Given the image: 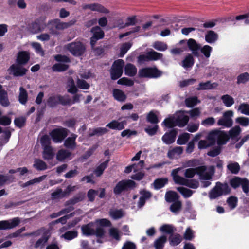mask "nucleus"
Here are the masks:
<instances>
[{"instance_id":"32","label":"nucleus","mask_w":249,"mask_h":249,"mask_svg":"<svg viewBox=\"0 0 249 249\" xmlns=\"http://www.w3.org/2000/svg\"><path fill=\"white\" fill-rule=\"evenodd\" d=\"M216 83H211L210 81H207L205 83H200L197 89L200 90H208L216 88L217 86Z\"/></svg>"},{"instance_id":"46","label":"nucleus","mask_w":249,"mask_h":249,"mask_svg":"<svg viewBox=\"0 0 249 249\" xmlns=\"http://www.w3.org/2000/svg\"><path fill=\"white\" fill-rule=\"evenodd\" d=\"M33 166L38 170H44L47 168L46 163L39 159H36Z\"/></svg>"},{"instance_id":"40","label":"nucleus","mask_w":249,"mask_h":249,"mask_svg":"<svg viewBox=\"0 0 249 249\" xmlns=\"http://www.w3.org/2000/svg\"><path fill=\"white\" fill-rule=\"evenodd\" d=\"M84 197V195L82 194H79L74 197L72 198L71 199H70V200L67 201L65 203V206H69L70 205H74L76 203L81 201L82 200H83Z\"/></svg>"},{"instance_id":"57","label":"nucleus","mask_w":249,"mask_h":249,"mask_svg":"<svg viewBox=\"0 0 249 249\" xmlns=\"http://www.w3.org/2000/svg\"><path fill=\"white\" fill-rule=\"evenodd\" d=\"M148 53L151 61H156L160 59L163 56V54L162 53H158L153 50L148 52Z\"/></svg>"},{"instance_id":"64","label":"nucleus","mask_w":249,"mask_h":249,"mask_svg":"<svg viewBox=\"0 0 249 249\" xmlns=\"http://www.w3.org/2000/svg\"><path fill=\"white\" fill-rule=\"evenodd\" d=\"M182 203L180 201L178 200L171 205L170 209L173 213H177L181 210Z\"/></svg>"},{"instance_id":"27","label":"nucleus","mask_w":249,"mask_h":249,"mask_svg":"<svg viewBox=\"0 0 249 249\" xmlns=\"http://www.w3.org/2000/svg\"><path fill=\"white\" fill-rule=\"evenodd\" d=\"M179 195L175 191H167L165 195V200L168 202H174L178 200Z\"/></svg>"},{"instance_id":"47","label":"nucleus","mask_w":249,"mask_h":249,"mask_svg":"<svg viewBox=\"0 0 249 249\" xmlns=\"http://www.w3.org/2000/svg\"><path fill=\"white\" fill-rule=\"evenodd\" d=\"M68 68V65L59 63L53 65L52 67V70L55 72H62L66 71Z\"/></svg>"},{"instance_id":"29","label":"nucleus","mask_w":249,"mask_h":249,"mask_svg":"<svg viewBox=\"0 0 249 249\" xmlns=\"http://www.w3.org/2000/svg\"><path fill=\"white\" fill-rule=\"evenodd\" d=\"M71 152L68 150L61 149L57 152L56 158L58 160L63 161L68 159L71 156Z\"/></svg>"},{"instance_id":"24","label":"nucleus","mask_w":249,"mask_h":249,"mask_svg":"<svg viewBox=\"0 0 249 249\" xmlns=\"http://www.w3.org/2000/svg\"><path fill=\"white\" fill-rule=\"evenodd\" d=\"M228 170L232 174H237L240 170V166L237 162L229 161L227 164Z\"/></svg>"},{"instance_id":"22","label":"nucleus","mask_w":249,"mask_h":249,"mask_svg":"<svg viewBox=\"0 0 249 249\" xmlns=\"http://www.w3.org/2000/svg\"><path fill=\"white\" fill-rule=\"evenodd\" d=\"M112 95L116 100L121 102H124L127 97L126 95L123 90L117 89H113Z\"/></svg>"},{"instance_id":"56","label":"nucleus","mask_w":249,"mask_h":249,"mask_svg":"<svg viewBox=\"0 0 249 249\" xmlns=\"http://www.w3.org/2000/svg\"><path fill=\"white\" fill-rule=\"evenodd\" d=\"M175 140V137L170 133H165L162 137V140L166 144H170L173 143Z\"/></svg>"},{"instance_id":"8","label":"nucleus","mask_w":249,"mask_h":249,"mask_svg":"<svg viewBox=\"0 0 249 249\" xmlns=\"http://www.w3.org/2000/svg\"><path fill=\"white\" fill-rule=\"evenodd\" d=\"M68 130L66 128L61 127L55 129L50 133L53 141L55 143L62 142L67 136Z\"/></svg>"},{"instance_id":"4","label":"nucleus","mask_w":249,"mask_h":249,"mask_svg":"<svg viewBox=\"0 0 249 249\" xmlns=\"http://www.w3.org/2000/svg\"><path fill=\"white\" fill-rule=\"evenodd\" d=\"M65 48L75 56H80L85 52V45L80 41L72 42L65 45Z\"/></svg>"},{"instance_id":"34","label":"nucleus","mask_w":249,"mask_h":249,"mask_svg":"<svg viewBox=\"0 0 249 249\" xmlns=\"http://www.w3.org/2000/svg\"><path fill=\"white\" fill-rule=\"evenodd\" d=\"M7 92L5 90H0V104L4 107L10 105Z\"/></svg>"},{"instance_id":"48","label":"nucleus","mask_w":249,"mask_h":249,"mask_svg":"<svg viewBox=\"0 0 249 249\" xmlns=\"http://www.w3.org/2000/svg\"><path fill=\"white\" fill-rule=\"evenodd\" d=\"M59 94L51 96L47 100V103L50 107H54L59 104Z\"/></svg>"},{"instance_id":"11","label":"nucleus","mask_w":249,"mask_h":249,"mask_svg":"<svg viewBox=\"0 0 249 249\" xmlns=\"http://www.w3.org/2000/svg\"><path fill=\"white\" fill-rule=\"evenodd\" d=\"M8 71L14 76H22L26 74L28 69L24 68L22 64L17 63L12 65L8 69Z\"/></svg>"},{"instance_id":"58","label":"nucleus","mask_w":249,"mask_h":249,"mask_svg":"<svg viewBox=\"0 0 249 249\" xmlns=\"http://www.w3.org/2000/svg\"><path fill=\"white\" fill-rule=\"evenodd\" d=\"M152 46L156 50L160 51H164L167 49V45L163 42L156 41L155 42Z\"/></svg>"},{"instance_id":"20","label":"nucleus","mask_w":249,"mask_h":249,"mask_svg":"<svg viewBox=\"0 0 249 249\" xmlns=\"http://www.w3.org/2000/svg\"><path fill=\"white\" fill-rule=\"evenodd\" d=\"M30 59L29 53L26 51L18 52L16 59V62L20 64H26Z\"/></svg>"},{"instance_id":"60","label":"nucleus","mask_w":249,"mask_h":249,"mask_svg":"<svg viewBox=\"0 0 249 249\" xmlns=\"http://www.w3.org/2000/svg\"><path fill=\"white\" fill-rule=\"evenodd\" d=\"M160 231L162 232L172 234L175 231V229L171 225L165 224L160 228Z\"/></svg>"},{"instance_id":"44","label":"nucleus","mask_w":249,"mask_h":249,"mask_svg":"<svg viewBox=\"0 0 249 249\" xmlns=\"http://www.w3.org/2000/svg\"><path fill=\"white\" fill-rule=\"evenodd\" d=\"M190 134L188 133H183L179 135L177 140V143L179 145L185 144L189 140Z\"/></svg>"},{"instance_id":"30","label":"nucleus","mask_w":249,"mask_h":249,"mask_svg":"<svg viewBox=\"0 0 249 249\" xmlns=\"http://www.w3.org/2000/svg\"><path fill=\"white\" fill-rule=\"evenodd\" d=\"M94 224L92 223H89L82 227V233L87 236L95 234L94 229Z\"/></svg>"},{"instance_id":"62","label":"nucleus","mask_w":249,"mask_h":249,"mask_svg":"<svg viewBox=\"0 0 249 249\" xmlns=\"http://www.w3.org/2000/svg\"><path fill=\"white\" fill-rule=\"evenodd\" d=\"M109 235L116 240L119 241L120 240V232L118 229L112 228L109 230Z\"/></svg>"},{"instance_id":"28","label":"nucleus","mask_w":249,"mask_h":249,"mask_svg":"<svg viewBox=\"0 0 249 249\" xmlns=\"http://www.w3.org/2000/svg\"><path fill=\"white\" fill-rule=\"evenodd\" d=\"M137 72V68L131 63L127 64L124 67V73L127 76L130 77L134 76L136 74Z\"/></svg>"},{"instance_id":"7","label":"nucleus","mask_w":249,"mask_h":249,"mask_svg":"<svg viewBox=\"0 0 249 249\" xmlns=\"http://www.w3.org/2000/svg\"><path fill=\"white\" fill-rule=\"evenodd\" d=\"M124 64V62L122 59H118L114 61L110 70L112 79H117L122 76Z\"/></svg>"},{"instance_id":"6","label":"nucleus","mask_w":249,"mask_h":249,"mask_svg":"<svg viewBox=\"0 0 249 249\" xmlns=\"http://www.w3.org/2000/svg\"><path fill=\"white\" fill-rule=\"evenodd\" d=\"M162 72L156 67H146L139 70L138 75L141 78H158L160 76Z\"/></svg>"},{"instance_id":"2","label":"nucleus","mask_w":249,"mask_h":249,"mask_svg":"<svg viewBox=\"0 0 249 249\" xmlns=\"http://www.w3.org/2000/svg\"><path fill=\"white\" fill-rule=\"evenodd\" d=\"M207 139L212 145L217 142L218 145H221L225 144L227 142L229 136L224 131L213 130L209 133Z\"/></svg>"},{"instance_id":"39","label":"nucleus","mask_w":249,"mask_h":249,"mask_svg":"<svg viewBox=\"0 0 249 249\" xmlns=\"http://www.w3.org/2000/svg\"><path fill=\"white\" fill-rule=\"evenodd\" d=\"M194 63V59L191 54H189L186 56L185 59L182 61V66L184 68H191L193 66Z\"/></svg>"},{"instance_id":"52","label":"nucleus","mask_w":249,"mask_h":249,"mask_svg":"<svg viewBox=\"0 0 249 249\" xmlns=\"http://www.w3.org/2000/svg\"><path fill=\"white\" fill-rule=\"evenodd\" d=\"M40 142L41 144V146L43 148L46 147H49L51 146V139L49 136L45 135L42 136L40 139Z\"/></svg>"},{"instance_id":"19","label":"nucleus","mask_w":249,"mask_h":249,"mask_svg":"<svg viewBox=\"0 0 249 249\" xmlns=\"http://www.w3.org/2000/svg\"><path fill=\"white\" fill-rule=\"evenodd\" d=\"M84 9H89L92 11H99L104 13H108L109 11L99 4L93 3L86 4L83 6Z\"/></svg>"},{"instance_id":"25","label":"nucleus","mask_w":249,"mask_h":249,"mask_svg":"<svg viewBox=\"0 0 249 249\" xmlns=\"http://www.w3.org/2000/svg\"><path fill=\"white\" fill-rule=\"evenodd\" d=\"M183 152V148L180 146L175 147L168 151L167 156L170 159H174L179 156Z\"/></svg>"},{"instance_id":"36","label":"nucleus","mask_w":249,"mask_h":249,"mask_svg":"<svg viewBox=\"0 0 249 249\" xmlns=\"http://www.w3.org/2000/svg\"><path fill=\"white\" fill-rule=\"evenodd\" d=\"M18 100L19 102L24 105L28 100V93L27 91L23 88H19V94L18 96Z\"/></svg>"},{"instance_id":"14","label":"nucleus","mask_w":249,"mask_h":249,"mask_svg":"<svg viewBox=\"0 0 249 249\" xmlns=\"http://www.w3.org/2000/svg\"><path fill=\"white\" fill-rule=\"evenodd\" d=\"M45 25L42 21H36L29 25L28 31L32 34H36L44 29Z\"/></svg>"},{"instance_id":"16","label":"nucleus","mask_w":249,"mask_h":249,"mask_svg":"<svg viewBox=\"0 0 249 249\" xmlns=\"http://www.w3.org/2000/svg\"><path fill=\"white\" fill-rule=\"evenodd\" d=\"M187 46L192 53L196 56H199L200 45L195 39L190 38L187 41Z\"/></svg>"},{"instance_id":"54","label":"nucleus","mask_w":249,"mask_h":249,"mask_svg":"<svg viewBox=\"0 0 249 249\" xmlns=\"http://www.w3.org/2000/svg\"><path fill=\"white\" fill-rule=\"evenodd\" d=\"M182 241V237L179 234H176L169 238L170 244L175 246L178 245Z\"/></svg>"},{"instance_id":"18","label":"nucleus","mask_w":249,"mask_h":249,"mask_svg":"<svg viewBox=\"0 0 249 249\" xmlns=\"http://www.w3.org/2000/svg\"><path fill=\"white\" fill-rule=\"evenodd\" d=\"M126 124V121L118 122L117 120H114L110 122L109 123L107 124L106 126L111 129L121 130L124 128V125Z\"/></svg>"},{"instance_id":"59","label":"nucleus","mask_w":249,"mask_h":249,"mask_svg":"<svg viewBox=\"0 0 249 249\" xmlns=\"http://www.w3.org/2000/svg\"><path fill=\"white\" fill-rule=\"evenodd\" d=\"M241 113L249 116V105L247 103L241 104L237 109Z\"/></svg>"},{"instance_id":"9","label":"nucleus","mask_w":249,"mask_h":249,"mask_svg":"<svg viewBox=\"0 0 249 249\" xmlns=\"http://www.w3.org/2000/svg\"><path fill=\"white\" fill-rule=\"evenodd\" d=\"M234 113L232 110L225 111L223 114V117L218 120L217 124L227 127H231L233 124L232 117Z\"/></svg>"},{"instance_id":"23","label":"nucleus","mask_w":249,"mask_h":249,"mask_svg":"<svg viewBox=\"0 0 249 249\" xmlns=\"http://www.w3.org/2000/svg\"><path fill=\"white\" fill-rule=\"evenodd\" d=\"M50 235L48 233H46L45 235H43L41 238L38 239L34 245V247L36 249H42L44 248L46 243L48 241Z\"/></svg>"},{"instance_id":"42","label":"nucleus","mask_w":249,"mask_h":249,"mask_svg":"<svg viewBox=\"0 0 249 249\" xmlns=\"http://www.w3.org/2000/svg\"><path fill=\"white\" fill-rule=\"evenodd\" d=\"M221 99L225 106L228 107L232 106L234 103L233 98L228 94L222 96Z\"/></svg>"},{"instance_id":"15","label":"nucleus","mask_w":249,"mask_h":249,"mask_svg":"<svg viewBox=\"0 0 249 249\" xmlns=\"http://www.w3.org/2000/svg\"><path fill=\"white\" fill-rule=\"evenodd\" d=\"M176 124L177 126L182 127L186 125L189 120V117L184 114V112L180 111L175 116Z\"/></svg>"},{"instance_id":"45","label":"nucleus","mask_w":249,"mask_h":249,"mask_svg":"<svg viewBox=\"0 0 249 249\" xmlns=\"http://www.w3.org/2000/svg\"><path fill=\"white\" fill-rule=\"evenodd\" d=\"M162 124L167 127L172 128L177 125L175 116L173 115L166 118Z\"/></svg>"},{"instance_id":"33","label":"nucleus","mask_w":249,"mask_h":249,"mask_svg":"<svg viewBox=\"0 0 249 249\" xmlns=\"http://www.w3.org/2000/svg\"><path fill=\"white\" fill-rule=\"evenodd\" d=\"M176 189L185 198L191 197L194 193V191L182 186L178 187Z\"/></svg>"},{"instance_id":"53","label":"nucleus","mask_w":249,"mask_h":249,"mask_svg":"<svg viewBox=\"0 0 249 249\" xmlns=\"http://www.w3.org/2000/svg\"><path fill=\"white\" fill-rule=\"evenodd\" d=\"M76 84L78 88L82 89H88L90 87V84L85 80L77 77Z\"/></svg>"},{"instance_id":"37","label":"nucleus","mask_w":249,"mask_h":249,"mask_svg":"<svg viewBox=\"0 0 249 249\" xmlns=\"http://www.w3.org/2000/svg\"><path fill=\"white\" fill-rule=\"evenodd\" d=\"M81 213H82V211L80 210H77L73 213H71L70 214L65 215L55 220V223H61L62 224H65L68 219L73 216L75 214H80Z\"/></svg>"},{"instance_id":"41","label":"nucleus","mask_w":249,"mask_h":249,"mask_svg":"<svg viewBox=\"0 0 249 249\" xmlns=\"http://www.w3.org/2000/svg\"><path fill=\"white\" fill-rule=\"evenodd\" d=\"M218 38V35L213 31H209L205 35V40L209 43H213Z\"/></svg>"},{"instance_id":"35","label":"nucleus","mask_w":249,"mask_h":249,"mask_svg":"<svg viewBox=\"0 0 249 249\" xmlns=\"http://www.w3.org/2000/svg\"><path fill=\"white\" fill-rule=\"evenodd\" d=\"M43 149V158L45 160H48L53 158L54 155V151L52 146L46 147Z\"/></svg>"},{"instance_id":"49","label":"nucleus","mask_w":249,"mask_h":249,"mask_svg":"<svg viewBox=\"0 0 249 249\" xmlns=\"http://www.w3.org/2000/svg\"><path fill=\"white\" fill-rule=\"evenodd\" d=\"M168 182L167 178H161L156 179L154 183V186L155 189H159L162 188Z\"/></svg>"},{"instance_id":"50","label":"nucleus","mask_w":249,"mask_h":249,"mask_svg":"<svg viewBox=\"0 0 249 249\" xmlns=\"http://www.w3.org/2000/svg\"><path fill=\"white\" fill-rule=\"evenodd\" d=\"M109 160H107L99 165L95 169L94 173L96 176H100L103 173L104 170L108 165Z\"/></svg>"},{"instance_id":"21","label":"nucleus","mask_w":249,"mask_h":249,"mask_svg":"<svg viewBox=\"0 0 249 249\" xmlns=\"http://www.w3.org/2000/svg\"><path fill=\"white\" fill-rule=\"evenodd\" d=\"M77 136L75 134H72L71 136L67 138L64 142V146L70 149H73L76 146L75 142Z\"/></svg>"},{"instance_id":"63","label":"nucleus","mask_w":249,"mask_h":249,"mask_svg":"<svg viewBox=\"0 0 249 249\" xmlns=\"http://www.w3.org/2000/svg\"><path fill=\"white\" fill-rule=\"evenodd\" d=\"M215 123V119L213 117H209L201 121V124L205 127L213 125Z\"/></svg>"},{"instance_id":"43","label":"nucleus","mask_w":249,"mask_h":249,"mask_svg":"<svg viewBox=\"0 0 249 249\" xmlns=\"http://www.w3.org/2000/svg\"><path fill=\"white\" fill-rule=\"evenodd\" d=\"M65 196L64 192L60 188H57L51 194V199L52 200L59 199Z\"/></svg>"},{"instance_id":"38","label":"nucleus","mask_w":249,"mask_h":249,"mask_svg":"<svg viewBox=\"0 0 249 249\" xmlns=\"http://www.w3.org/2000/svg\"><path fill=\"white\" fill-rule=\"evenodd\" d=\"M67 88L68 92L71 94H75L78 91V89L75 85L74 81L72 78H69L68 80Z\"/></svg>"},{"instance_id":"1","label":"nucleus","mask_w":249,"mask_h":249,"mask_svg":"<svg viewBox=\"0 0 249 249\" xmlns=\"http://www.w3.org/2000/svg\"><path fill=\"white\" fill-rule=\"evenodd\" d=\"M182 169V167H179L172 171L171 176L173 177L174 182L177 184L185 186L192 189H197L199 185V182L197 180L187 179L178 175L179 172Z\"/></svg>"},{"instance_id":"55","label":"nucleus","mask_w":249,"mask_h":249,"mask_svg":"<svg viewBox=\"0 0 249 249\" xmlns=\"http://www.w3.org/2000/svg\"><path fill=\"white\" fill-rule=\"evenodd\" d=\"M249 80V73L244 72L239 74L237 77V84H245Z\"/></svg>"},{"instance_id":"51","label":"nucleus","mask_w":249,"mask_h":249,"mask_svg":"<svg viewBox=\"0 0 249 249\" xmlns=\"http://www.w3.org/2000/svg\"><path fill=\"white\" fill-rule=\"evenodd\" d=\"M110 216L114 219H118L122 217L124 213L121 210L113 209L109 211Z\"/></svg>"},{"instance_id":"10","label":"nucleus","mask_w":249,"mask_h":249,"mask_svg":"<svg viewBox=\"0 0 249 249\" xmlns=\"http://www.w3.org/2000/svg\"><path fill=\"white\" fill-rule=\"evenodd\" d=\"M197 175L199 176L200 180H210L214 174V168L211 167L209 171L207 170V168L205 166H202L197 167Z\"/></svg>"},{"instance_id":"26","label":"nucleus","mask_w":249,"mask_h":249,"mask_svg":"<svg viewBox=\"0 0 249 249\" xmlns=\"http://www.w3.org/2000/svg\"><path fill=\"white\" fill-rule=\"evenodd\" d=\"M167 242V237L162 235L157 238L154 242L153 246L155 249H163L164 244Z\"/></svg>"},{"instance_id":"5","label":"nucleus","mask_w":249,"mask_h":249,"mask_svg":"<svg viewBox=\"0 0 249 249\" xmlns=\"http://www.w3.org/2000/svg\"><path fill=\"white\" fill-rule=\"evenodd\" d=\"M136 186V183L132 180H122L116 185L114 188L113 192L115 195H120L123 191L133 189Z\"/></svg>"},{"instance_id":"17","label":"nucleus","mask_w":249,"mask_h":249,"mask_svg":"<svg viewBox=\"0 0 249 249\" xmlns=\"http://www.w3.org/2000/svg\"><path fill=\"white\" fill-rule=\"evenodd\" d=\"M49 24L52 25L54 28L58 30H62L70 27L72 24L69 22H60L58 19L51 21Z\"/></svg>"},{"instance_id":"12","label":"nucleus","mask_w":249,"mask_h":249,"mask_svg":"<svg viewBox=\"0 0 249 249\" xmlns=\"http://www.w3.org/2000/svg\"><path fill=\"white\" fill-rule=\"evenodd\" d=\"M20 222L19 217H15L8 220L0 221V230H7L13 229L18 226Z\"/></svg>"},{"instance_id":"61","label":"nucleus","mask_w":249,"mask_h":249,"mask_svg":"<svg viewBox=\"0 0 249 249\" xmlns=\"http://www.w3.org/2000/svg\"><path fill=\"white\" fill-rule=\"evenodd\" d=\"M146 119L147 121L151 123V124H156L159 122L158 117L153 111H150L147 114Z\"/></svg>"},{"instance_id":"13","label":"nucleus","mask_w":249,"mask_h":249,"mask_svg":"<svg viewBox=\"0 0 249 249\" xmlns=\"http://www.w3.org/2000/svg\"><path fill=\"white\" fill-rule=\"evenodd\" d=\"M91 32L93 33V36L90 38V44L93 48L96 41L102 39L104 36L103 31L99 26H96L91 29Z\"/></svg>"},{"instance_id":"31","label":"nucleus","mask_w":249,"mask_h":249,"mask_svg":"<svg viewBox=\"0 0 249 249\" xmlns=\"http://www.w3.org/2000/svg\"><path fill=\"white\" fill-rule=\"evenodd\" d=\"M47 177V175H43L40 177L36 178L32 180H30L25 183L20 185L21 187L24 188L29 186L33 185L36 183H39L44 180Z\"/></svg>"},{"instance_id":"3","label":"nucleus","mask_w":249,"mask_h":249,"mask_svg":"<svg viewBox=\"0 0 249 249\" xmlns=\"http://www.w3.org/2000/svg\"><path fill=\"white\" fill-rule=\"evenodd\" d=\"M230 188L227 183H217L216 186L210 192L209 197L211 199H215L223 194L230 192Z\"/></svg>"}]
</instances>
